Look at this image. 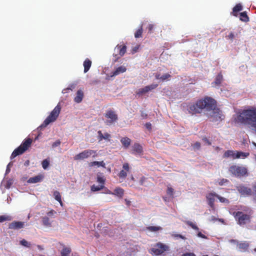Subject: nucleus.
Here are the masks:
<instances>
[{
  "label": "nucleus",
  "mask_w": 256,
  "mask_h": 256,
  "mask_svg": "<svg viewBox=\"0 0 256 256\" xmlns=\"http://www.w3.org/2000/svg\"><path fill=\"white\" fill-rule=\"evenodd\" d=\"M250 155L249 152H242L236 151V154L235 158H244Z\"/></svg>",
  "instance_id": "28"
},
{
  "label": "nucleus",
  "mask_w": 256,
  "mask_h": 256,
  "mask_svg": "<svg viewBox=\"0 0 256 256\" xmlns=\"http://www.w3.org/2000/svg\"><path fill=\"white\" fill-rule=\"evenodd\" d=\"M69 90H72V88H68L66 89L63 90L62 93L64 94L68 92Z\"/></svg>",
  "instance_id": "58"
},
{
  "label": "nucleus",
  "mask_w": 256,
  "mask_h": 256,
  "mask_svg": "<svg viewBox=\"0 0 256 256\" xmlns=\"http://www.w3.org/2000/svg\"><path fill=\"white\" fill-rule=\"evenodd\" d=\"M105 117L108 120H106V123L107 125H110L116 122L118 120V116L116 112L112 110H108L105 114Z\"/></svg>",
  "instance_id": "10"
},
{
  "label": "nucleus",
  "mask_w": 256,
  "mask_h": 256,
  "mask_svg": "<svg viewBox=\"0 0 256 256\" xmlns=\"http://www.w3.org/2000/svg\"><path fill=\"white\" fill-rule=\"evenodd\" d=\"M32 142V139L30 138H26L21 144L14 150L11 154L10 158L12 159L17 156L24 152L30 146Z\"/></svg>",
  "instance_id": "3"
},
{
  "label": "nucleus",
  "mask_w": 256,
  "mask_h": 256,
  "mask_svg": "<svg viewBox=\"0 0 256 256\" xmlns=\"http://www.w3.org/2000/svg\"><path fill=\"white\" fill-rule=\"evenodd\" d=\"M170 77H171V76L170 74H166L160 77V80L162 81H164V80L170 78Z\"/></svg>",
  "instance_id": "45"
},
{
  "label": "nucleus",
  "mask_w": 256,
  "mask_h": 256,
  "mask_svg": "<svg viewBox=\"0 0 256 256\" xmlns=\"http://www.w3.org/2000/svg\"><path fill=\"white\" fill-rule=\"evenodd\" d=\"M104 140H110L109 139L110 138V135L109 134L106 132L104 134Z\"/></svg>",
  "instance_id": "54"
},
{
  "label": "nucleus",
  "mask_w": 256,
  "mask_h": 256,
  "mask_svg": "<svg viewBox=\"0 0 256 256\" xmlns=\"http://www.w3.org/2000/svg\"><path fill=\"white\" fill-rule=\"evenodd\" d=\"M236 154V151L234 152V150H228L224 152V158L232 157L234 159H236V158H235Z\"/></svg>",
  "instance_id": "27"
},
{
  "label": "nucleus",
  "mask_w": 256,
  "mask_h": 256,
  "mask_svg": "<svg viewBox=\"0 0 256 256\" xmlns=\"http://www.w3.org/2000/svg\"><path fill=\"white\" fill-rule=\"evenodd\" d=\"M181 256H196L193 252H186L182 254Z\"/></svg>",
  "instance_id": "50"
},
{
  "label": "nucleus",
  "mask_w": 256,
  "mask_h": 256,
  "mask_svg": "<svg viewBox=\"0 0 256 256\" xmlns=\"http://www.w3.org/2000/svg\"><path fill=\"white\" fill-rule=\"evenodd\" d=\"M237 190L241 194L244 196H250L252 194L251 188L244 186H239L237 187Z\"/></svg>",
  "instance_id": "12"
},
{
  "label": "nucleus",
  "mask_w": 256,
  "mask_h": 256,
  "mask_svg": "<svg viewBox=\"0 0 256 256\" xmlns=\"http://www.w3.org/2000/svg\"><path fill=\"white\" fill-rule=\"evenodd\" d=\"M138 48V46H136L134 47L132 50L133 52H137Z\"/></svg>",
  "instance_id": "61"
},
{
  "label": "nucleus",
  "mask_w": 256,
  "mask_h": 256,
  "mask_svg": "<svg viewBox=\"0 0 256 256\" xmlns=\"http://www.w3.org/2000/svg\"><path fill=\"white\" fill-rule=\"evenodd\" d=\"M240 250L245 252L248 250L249 247V244L247 242L238 243V244Z\"/></svg>",
  "instance_id": "26"
},
{
  "label": "nucleus",
  "mask_w": 256,
  "mask_h": 256,
  "mask_svg": "<svg viewBox=\"0 0 256 256\" xmlns=\"http://www.w3.org/2000/svg\"><path fill=\"white\" fill-rule=\"evenodd\" d=\"M10 164V163L8 166H7V168H6V173H8L10 172V169L9 168L8 166H9Z\"/></svg>",
  "instance_id": "62"
},
{
  "label": "nucleus",
  "mask_w": 256,
  "mask_h": 256,
  "mask_svg": "<svg viewBox=\"0 0 256 256\" xmlns=\"http://www.w3.org/2000/svg\"><path fill=\"white\" fill-rule=\"evenodd\" d=\"M240 20L244 22H248L249 21V18L247 15L246 12H244L240 14Z\"/></svg>",
  "instance_id": "31"
},
{
  "label": "nucleus",
  "mask_w": 256,
  "mask_h": 256,
  "mask_svg": "<svg viewBox=\"0 0 256 256\" xmlns=\"http://www.w3.org/2000/svg\"><path fill=\"white\" fill-rule=\"evenodd\" d=\"M158 84H152L150 85L146 86L143 88H140L138 89L136 92V94L138 96H142V94H145L146 92H148L149 91L155 89L158 87Z\"/></svg>",
  "instance_id": "11"
},
{
  "label": "nucleus",
  "mask_w": 256,
  "mask_h": 256,
  "mask_svg": "<svg viewBox=\"0 0 256 256\" xmlns=\"http://www.w3.org/2000/svg\"><path fill=\"white\" fill-rule=\"evenodd\" d=\"M108 193L110 194L116 195L120 198H122L124 194V190L122 188H115V190H114V192L113 193L111 192L110 190H108Z\"/></svg>",
  "instance_id": "19"
},
{
  "label": "nucleus",
  "mask_w": 256,
  "mask_h": 256,
  "mask_svg": "<svg viewBox=\"0 0 256 256\" xmlns=\"http://www.w3.org/2000/svg\"><path fill=\"white\" fill-rule=\"evenodd\" d=\"M167 194L170 196H172L174 193V189L172 188L168 187L166 191Z\"/></svg>",
  "instance_id": "46"
},
{
  "label": "nucleus",
  "mask_w": 256,
  "mask_h": 256,
  "mask_svg": "<svg viewBox=\"0 0 256 256\" xmlns=\"http://www.w3.org/2000/svg\"><path fill=\"white\" fill-rule=\"evenodd\" d=\"M174 236H176V237L180 238H181L182 239H184L185 238L184 236H182V235H181V234H176V235H174Z\"/></svg>",
  "instance_id": "60"
},
{
  "label": "nucleus",
  "mask_w": 256,
  "mask_h": 256,
  "mask_svg": "<svg viewBox=\"0 0 256 256\" xmlns=\"http://www.w3.org/2000/svg\"><path fill=\"white\" fill-rule=\"evenodd\" d=\"M168 248V247L166 245L158 242L154 248H151L150 250L152 253L158 256L162 254L167 250Z\"/></svg>",
  "instance_id": "9"
},
{
  "label": "nucleus",
  "mask_w": 256,
  "mask_h": 256,
  "mask_svg": "<svg viewBox=\"0 0 256 256\" xmlns=\"http://www.w3.org/2000/svg\"><path fill=\"white\" fill-rule=\"evenodd\" d=\"M42 166L44 169L46 170L48 168L50 164V161L48 159L44 160L42 163Z\"/></svg>",
  "instance_id": "39"
},
{
  "label": "nucleus",
  "mask_w": 256,
  "mask_h": 256,
  "mask_svg": "<svg viewBox=\"0 0 256 256\" xmlns=\"http://www.w3.org/2000/svg\"><path fill=\"white\" fill-rule=\"evenodd\" d=\"M116 50L118 51L119 54L120 56H122L126 52V46L124 45H118L116 48Z\"/></svg>",
  "instance_id": "25"
},
{
  "label": "nucleus",
  "mask_w": 256,
  "mask_h": 256,
  "mask_svg": "<svg viewBox=\"0 0 256 256\" xmlns=\"http://www.w3.org/2000/svg\"><path fill=\"white\" fill-rule=\"evenodd\" d=\"M223 80V76L221 73L218 74L216 78L214 81L212 82V84L213 86H219L220 84L222 83V81Z\"/></svg>",
  "instance_id": "18"
},
{
  "label": "nucleus",
  "mask_w": 256,
  "mask_h": 256,
  "mask_svg": "<svg viewBox=\"0 0 256 256\" xmlns=\"http://www.w3.org/2000/svg\"><path fill=\"white\" fill-rule=\"evenodd\" d=\"M83 66L84 67V73H86L89 70L90 68L91 67L92 61L88 58H86L84 62Z\"/></svg>",
  "instance_id": "22"
},
{
  "label": "nucleus",
  "mask_w": 256,
  "mask_h": 256,
  "mask_svg": "<svg viewBox=\"0 0 256 256\" xmlns=\"http://www.w3.org/2000/svg\"><path fill=\"white\" fill-rule=\"evenodd\" d=\"M146 230L150 232H156L162 230V228L160 226H149L146 228Z\"/></svg>",
  "instance_id": "30"
},
{
  "label": "nucleus",
  "mask_w": 256,
  "mask_h": 256,
  "mask_svg": "<svg viewBox=\"0 0 256 256\" xmlns=\"http://www.w3.org/2000/svg\"><path fill=\"white\" fill-rule=\"evenodd\" d=\"M148 116V114L146 113H144V112H141V116L143 118H146V117Z\"/></svg>",
  "instance_id": "57"
},
{
  "label": "nucleus",
  "mask_w": 256,
  "mask_h": 256,
  "mask_svg": "<svg viewBox=\"0 0 256 256\" xmlns=\"http://www.w3.org/2000/svg\"><path fill=\"white\" fill-rule=\"evenodd\" d=\"M12 219V217L8 215L0 216V223L5 221H10Z\"/></svg>",
  "instance_id": "34"
},
{
  "label": "nucleus",
  "mask_w": 256,
  "mask_h": 256,
  "mask_svg": "<svg viewBox=\"0 0 256 256\" xmlns=\"http://www.w3.org/2000/svg\"><path fill=\"white\" fill-rule=\"evenodd\" d=\"M60 140H58L52 144V147L54 148V147L58 146L59 145H60Z\"/></svg>",
  "instance_id": "52"
},
{
  "label": "nucleus",
  "mask_w": 256,
  "mask_h": 256,
  "mask_svg": "<svg viewBox=\"0 0 256 256\" xmlns=\"http://www.w3.org/2000/svg\"><path fill=\"white\" fill-rule=\"evenodd\" d=\"M202 140L208 145V146L211 145V144H212L211 142H210V140L206 137L203 138Z\"/></svg>",
  "instance_id": "53"
},
{
  "label": "nucleus",
  "mask_w": 256,
  "mask_h": 256,
  "mask_svg": "<svg viewBox=\"0 0 256 256\" xmlns=\"http://www.w3.org/2000/svg\"><path fill=\"white\" fill-rule=\"evenodd\" d=\"M206 110L211 111L210 114V118H212V121L216 122L222 119V112L219 108H216V100L214 107L212 109H207Z\"/></svg>",
  "instance_id": "8"
},
{
  "label": "nucleus",
  "mask_w": 256,
  "mask_h": 256,
  "mask_svg": "<svg viewBox=\"0 0 256 256\" xmlns=\"http://www.w3.org/2000/svg\"><path fill=\"white\" fill-rule=\"evenodd\" d=\"M233 216L240 226H243L250 222L251 216L250 214H245L242 212H234Z\"/></svg>",
  "instance_id": "5"
},
{
  "label": "nucleus",
  "mask_w": 256,
  "mask_h": 256,
  "mask_svg": "<svg viewBox=\"0 0 256 256\" xmlns=\"http://www.w3.org/2000/svg\"><path fill=\"white\" fill-rule=\"evenodd\" d=\"M230 242H234V243L236 242V243H237V244H238V242H237V240H230Z\"/></svg>",
  "instance_id": "63"
},
{
  "label": "nucleus",
  "mask_w": 256,
  "mask_h": 256,
  "mask_svg": "<svg viewBox=\"0 0 256 256\" xmlns=\"http://www.w3.org/2000/svg\"><path fill=\"white\" fill-rule=\"evenodd\" d=\"M90 156L94 158L97 156L96 152L92 150H86L76 154L74 156V160H81L89 158Z\"/></svg>",
  "instance_id": "7"
},
{
  "label": "nucleus",
  "mask_w": 256,
  "mask_h": 256,
  "mask_svg": "<svg viewBox=\"0 0 256 256\" xmlns=\"http://www.w3.org/2000/svg\"><path fill=\"white\" fill-rule=\"evenodd\" d=\"M24 222L19 221H14L8 225V228L12 230H18L24 227Z\"/></svg>",
  "instance_id": "15"
},
{
  "label": "nucleus",
  "mask_w": 256,
  "mask_h": 256,
  "mask_svg": "<svg viewBox=\"0 0 256 256\" xmlns=\"http://www.w3.org/2000/svg\"><path fill=\"white\" fill-rule=\"evenodd\" d=\"M226 38L232 41L234 38V35L232 32H231L228 35L226 36Z\"/></svg>",
  "instance_id": "47"
},
{
  "label": "nucleus",
  "mask_w": 256,
  "mask_h": 256,
  "mask_svg": "<svg viewBox=\"0 0 256 256\" xmlns=\"http://www.w3.org/2000/svg\"><path fill=\"white\" fill-rule=\"evenodd\" d=\"M104 188V185L95 186L94 184L91 186V190L92 192L99 191L102 190Z\"/></svg>",
  "instance_id": "36"
},
{
  "label": "nucleus",
  "mask_w": 256,
  "mask_h": 256,
  "mask_svg": "<svg viewBox=\"0 0 256 256\" xmlns=\"http://www.w3.org/2000/svg\"><path fill=\"white\" fill-rule=\"evenodd\" d=\"M20 244L24 246H26L28 248H30V244H29L26 240L24 239L20 241Z\"/></svg>",
  "instance_id": "42"
},
{
  "label": "nucleus",
  "mask_w": 256,
  "mask_h": 256,
  "mask_svg": "<svg viewBox=\"0 0 256 256\" xmlns=\"http://www.w3.org/2000/svg\"><path fill=\"white\" fill-rule=\"evenodd\" d=\"M154 28V25L153 24H150L148 25V32H152V30Z\"/></svg>",
  "instance_id": "48"
},
{
  "label": "nucleus",
  "mask_w": 256,
  "mask_h": 256,
  "mask_svg": "<svg viewBox=\"0 0 256 256\" xmlns=\"http://www.w3.org/2000/svg\"><path fill=\"white\" fill-rule=\"evenodd\" d=\"M120 142L125 148L129 147L131 143V140L128 137H124L120 140Z\"/></svg>",
  "instance_id": "23"
},
{
  "label": "nucleus",
  "mask_w": 256,
  "mask_h": 256,
  "mask_svg": "<svg viewBox=\"0 0 256 256\" xmlns=\"http://www.w3.org/2000/svg\"><path fill=\"white\" fill-rule=\"evenodd\" d=\"M217 198L221 202L226 203V204L229 203V200L228 199H226V198L222 197L218 194L217 196Z\"/></svg>",
  "instance_id": "41"
},
{
  "label": "nucleus",
  "mask_w": 256,
  "mask_h": 256,
  "mask_svg": "<svg viewBox=\"0 0 256 256\" xmlns=\"http://www.w3.org/2000/svg\"><path fill=\"white\" fill-rule=\"evenodd\" d=\"M44 178V176L43 175L39 174V175H38L34 177L30 178L28 180V183H32V184L37 183V182H41L43 180Z\"/></svg>",
  "instance_id": "16"
},
{
  "label": "nucleus",
  "mask_w": 256,
  "mask_h": 256,
  "mask_svg": "<svg viewBox=\"0 0 256 256\" xmlns=\"http://www.w3.org/2000/svg\"><path fill=\"white\" fill-rule=\"evenodd\" d=\"M238 122L250 125L256 132V108L244 110L238 116Z\"/></svg>",
  "instance_id": "2"
},
{
  "label": "nucleus",
  "mask_w": 256,
  "mask_h": 256,
  "mask_svg": "<svg viewBox=\"0 0 256 256\" xmlns=\"http://www.w3.org/2000/svg\"><path fill=\"white\" fill-rule=\"evenodd\" d=\"M60 110L61 106L60 104L58 103L44 120L40 127H46L50 123L55 122L60 114Z\"/></svg>",
  "instance_id": "4"
},
{
  "label": "nucleus",
  "mask_w": 256,
  "mask_h": 256,
  "mask_svg": "<svg viewBox=\"0 0 256 256\" xmlns=\"http://www.w3.org/2000/svg\"><path fill=\"white\" fill-rule=\"evenodd\" d=\"M134 152L138 154H142L143 152L142 147L138 143H135L132 146Z\"/></svg>",
  "instance_id": "20"
},
{
  "label": "nucleus",
  "mask_w": 256,
  "mask_h": 256,
  "mask_svg": "<svg viewBox=\"0 0 256 256\" xmlns=\"http://www.w3.org/2000/svg\"><path fill=\"white\" fill-rule=\"evenodd\" d=\"M147 178L144 177V176H142L140 180V184L141 186H146V182Z\"/></svg>",
  "instance_id": "40"
},
{
  "label": "nucleus",
  "mask_w": 256,
  "mask_h": 256,
  "mask_svg": "<svg viewBox=\"0 0 256 256\" xmlns=\"http://www.w3.org/2000/svg\"><path fill=\"white\" fill-rule=\"evenodd\" d=\"M126 68L124 66H120L116 68V70L112 72V76H114L120 74L121 73L126 72Z\"/></svg>",
  "instance_id": "21"
},
{
  "label": "nucleus",
  "mask_w": 256,
  "mask_h": 256,
  "mask_svg": "<svg viewBox=\"0 0 256 256\" xmlns=\"http://www.w3.org/2000/svg\"><path fill=\"white\" fill-rule=\"evenodd\" d=\"M54 196L56 200L60 202L61 206H62L63 203L61 200V196L60 193L58 191H54Z\"/></svg>",
  "instance_id": "32"
},
{
  "label": "nucleus",
  "mask_w": 256,
  "mask_h": 256,
  "mask_svg": "<svg viewBox=\"0 0 256 256\" xmlns=\"http://www.w3.org/2000/svg\"><path fill=\"white\" fill-rule=\"evenodd\" d=\"M54 213H56V212L54 210H50V212H48L47 213V214L48 216H53Z\"/></svg>",
  "instance_id": "56"
},
{
  "label": "nucleus",
  "mask_w": 256,
  "mask_h": 256,
  "mask_svg": "<svg viewBox=\"0 0 256 256\" xmlns=\"http://www.w3.org/2000/svg\"><path fill=\"white\" fill-rule=\"evenodd\" d=\"M102 166L103 168H106V164L104 162V161H101V162L94 161V162H90L89 164L90 166Z\"/></svg>",
  "instance_id": "29"
},
{
  "label": "nucleus",
  "mask_w": 256,
  "mask_h": 256,
  "mask_svg": "<svg viewBox=\"0 0 256 256\" xmlns=\"http://www.w3.org/2000/svg\"><path fill=\"white\" fill-rule=\"evenodd\" d=\"M197 236H198L202 238H204V239L207 238V236H206L204 234H202L201 232H198L197 234Z\"/></svg>",
  "instance_id": "49"
},
{
  "label": "nucleus",
  "mask_w": 256,
  "mask_h": 256,
  "mask_svg": "<svg viewBox=\"0 0 256 256\" xmlns=\"http://www.w3.org/2000/svg\"><path fill=\"white\" fill-rule=\"evenodd\" d=\"M215 100L208 96L197 100L196 102L190 103L188 110L190 114H196L202 112L203 109H212L214 107Z\"/></svg>",
  "instance_id": "1"
},
{
  "label": "nucleus",
  "mask_w": 256,
  "mask_h": 256,
  "mask_svg": "<svg viewBox=\"0 0 256 256\" xmlns=\"http://www.w3.org/2000/svg\"><path fill=\"white\" fill-rule=\"evenodd\" d=\"M142 24H141L138 29L134 33V37L136 38L142 37Z\"/></svg>",
  "instance_id": "33"
},
{
  "label": "nucleus",
  "mask_w": 256,
  "mask_h": 256,
  "mask_svg": "<svg viewBox=\"0 0 256 256\" xmlns=\"http://www.w3.org/2000/svg\"><path fill=\"white\" fill-rule=\"evenodd\" d=\"M123 170L120 171L118 176L120 178H125L127 176V172L130 171V166L128 163H124L122 166Z\"/></svg>",
  "instance_id": "14"
},
{
  "label": "nucleus",
  "mask_w": 256,
  "mask_h": 256,
  "mask_svg": "<svg viewBox=\"0 0 256 256\" xmlns=\"http://www.w3.org/2000/svg\"><path fill=\"white\" fill-rule=\"evenodd\" d=\"M10 184H11L10 183L8 182L6 184V188H10Z\"/></svg>",
  "instance_id": "64"
},
{
  "label": "nucleus",
  "mask_w": 256,
  "mask_h": 256,
  "mask_svg": "<svg viewBox=\"0 0 256 256\" xmlns=\"http://www.w3.org/2000/svg\"><path fill=\"white\" fill-rule=\"evenodd\" d=\"M185 223L187 225H188L190 226L194 230H199V228H198V226L195 224L193 223L192 222L188 220V221H186Z\"/></svg>",
  "instance_id": "37"
},
{
  "label": "nucleus",
  "mask_w": 256,
  "mask_h": 256,
  "mask_svg": "<svg viewBox=\"0 0 256 256\" xmlns=\"http://www.w3.org/2000/svg\"><path fill=\"white\" fill-rule=\"evenodd\" d=\"M217 196L218 194L215 192H210L206 196L208 204L212 208L214 207L215 198H217Z\"/></svg>",
  "instance_id": "13"
},
{
  "label": "nucleus",
  "mask_w": 256,
  "mask_h": 256,
  "mask_svg": "<svg viewBox=\"0 0 256 256\" xmlns=\"http://www.w3.org/2000/svg\"><path fill=\"white\" fill-rule=\"evenodd\" d=\"M229 172L234 176L237 177L243 176L247 174V169L244 166H232L229 168Z\"/></svg>",
  "instance_id": "6"
},
{
  "label": "nucleus",
  "mask_w": 256,
  "mask_h": 256,
  "mask_svg": "<svg viewBox=\"0 0 256 256\" xmlns=\"http://www.w3.org/2000/svg\"><path fill=\"white\" fill-rule=\"evenodd\" d=\"M84 96V94L82 90H78L76 96L74 98V101L76 103L80 102Z\"/></svg>",
  "instance_id": "17"
},
{
  "label": "nucleus",
  "mask_w": 256,
  "mask_h": 256,
  "mask_svg": "<svg viewBox=\"0 0 256 256\" xmlns=\"http://www.w3.org/2000/svg\"><path fill=\"white\" fill-rule=\"evenodd\" d=\"M242 10V6L240 4H238L236 5L232 9V14L234 16H237L238 15V12Z\"/></svg>",
  "instance_id": "24"
},
{
  "label": "nucleus",
  "mask_w": 256,
  "mask_h": 256,
  "mask_svg": "<svg viewBox=\"0 0 256 256\" xmlns=\"http://www.w3.org/2000/svg\"><path fill=\"white\" fill-rule=\"evenodd\" d=\"M145 126L146 128L148 130H150L152 128V125L151 124L150 122H147Z\"/></svg>",
  "instance_id": "55"
},
{
  "label": "nucleus",
  "mask_w": 256,
  "mask_h": 256,
  "mask_svg": "<svg viewBox=\"0 0 256 256\" xmlns=\"http://www.w3.org/2000/svg\"><path fill=\"white\" fill-rule=\"evenodd\" d=\"M194 148H196L198 150L200 149V144L199 142H196L194 144Z\"/></svg>",
  "instance_id": "51"
},
{
  "label": "nucleus",
  "mask_w": 256,
  "mask_h": 256,
  "mask_svg": "<svg viewBox=\"0 0 256 256\" xmlns=\"http://www.w3.org/2000/svg\"><path fill=\"white\" fill-rule=\"evenodd\" d=\"M96 181L100 184V185H104V184L106 179L104 178L103 176L100 175H98Z\"/></svg>",
  "instance_id": "38"
},
{
  "label": "nucleus",
  "mask_w": 256,
  "mask_h": 256,
  "mask_svg": "<svg viewBox=\"0 0 256 256\" xmlns=\"http://www.w3.org/2000/svg\"><path fill=\"white\" fill-rule=\"evenodd\" d=\"M98 140L99 142L102 141V140L104 139V134H102L101 130H98Z\"/></svg>",
  "instance_id": "44"
},
{
  "label": "nucleus",
  "mask_w": 256,
  "mask_h": 256,
  "mask_svg": "<svg viewBox=\"0 0 256 256\" xmlns=\"http://www.w3.org/2000/svg\"><path fill=\"white\" fill-rule=\"evenodd\" d=\"M42 224L44 226H51V222H50V219L47 216H44L42 218Z\"/></svg>",
  "instance_id": "35"
},
{
  "label": "nucleus",
  "mask_w": 256,
  "mask_h": 256,
  "mask_svg": "<svg viewBox=\"0 0 256 256\" xmlns=\"http://www.w3.org/2000/svg\"><path fill=\"white\" fill-rule=\"evenodd\" d=\"M228 180L226 178H222L218 180V184L220 186H223L226 183L228 182Z\"/></svg>",
  "instance_id": "43"
},
{
  "label": "nucleus",
  "mask_w": 256,
  "mask_h": 256,
  "mask_svg": "<svg viewBox=\"0 0 256 256\" xmlns=\"http://www.w3.org/2000/svg\"><path fill=\"white\" fill-rule=\"evenodd\" d=\"M161 76H160V74H156L155 75V78L157 80H160Z\"/></svg>",
  "instance_id": "59"
}]
</instances>
